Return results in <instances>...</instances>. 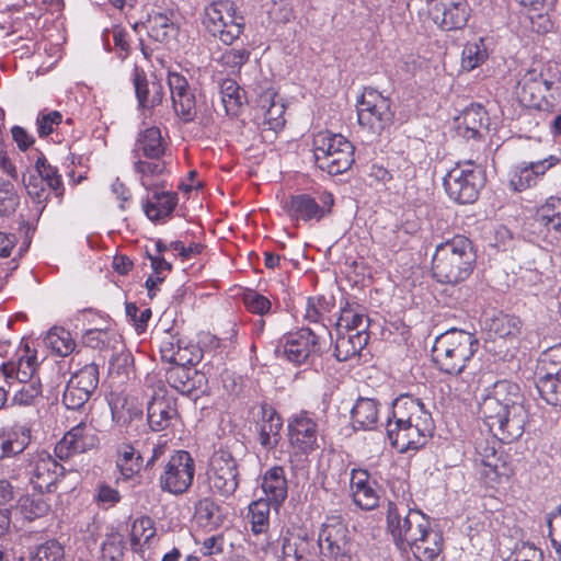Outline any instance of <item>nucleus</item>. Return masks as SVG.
Here are the masks:
<instances>
[{"instance_id": "f257e3e1", "label": "nucleus", "mask_w": 561, "mask_h": 561, "mask_svg": "<svg viewBox=\"0 0 561 561\" xmlns=\"http://www.w3.org/2000/svg\"><path fill=\"white\" fill-rule=\"evenodd\" d=\"M479 413L492 435L502 443L517 440L525 431L527 412L517 383L496 381L479 402Z\"/></svg>"}, {"instance_id": "f03ea898", "label": "nucleus", "mask_w": 561, "mask_h": 561, "mask_svg": "<svg viewBox=\"0 0 561 561\" xmlns=\"http://www.w3.org/2000/svg\"><path fill=\"white\" fill-rule=\"evenodd\" d=\"M476 262L472 242L463 236H456L436 245L432 260L433 276L439 283L458 284L471 275Z\"/></svg>"}, {"instance_id": "7ed1b4c3", "label": "nucleus", "mask_w": 561, "mask_h": 561, "mask_svg": "<svg viewBox=\"0 0 561 561\" xmlns=\"http://www.w3.org/2000/svg\"><path fill=\"white\" fill-rule=\"evenodd\" d=\"M479 348L473 333L453 328L435 339L432 358L439 371L459 376L467 368Z\"/></svg>"}, {"instance_id": "20e7f679", "label": "nucleus", "mask_w": 561, "mask_h": 561, "mask_svg": "<svg viewBox=\"0 0 561 561\" xmlns=\"http://www.w3.org/2000/svg\"><path fill=\"white\" fill-rule=\"evenodd\" d=\"M386 518L387 528L401 550L409 549L431 525L430 518L420 510L410 507L404 499L388 502Z\"/></svg>"}, {"instance_id": "39448f33", "label": "nucleus", "mask_w": 561, "mask_h": 561, "mask_svg": "<svg viewBox=\"0 0 561 561\" xmlns=\"http://www.w3.org/2000/svg\"><path fill=\"white\" fill-rule=\"evenodd\" d=\"M312 151L316 165L330 175H339L354 163V146L343 135L322 130L314 135Z\"/></svg>"}, {"instance_id": "423d86ee", "label": "nucleus", "mask_w": 561, "mask_h": 561, "mask_svg": "<svg viewBox=\"0 0 561 561\" xmlns=\"http://www.w3.org/2000/svg\"><path fill=\"white\" fill-rule=\"evenodd\" d=\"M203 23L220 42L231 45L244 28V16L232 0H216L206 5Z\"/></svg>"}, {"instance_id": "0eeeda50", "label": "nucleus", "mask_w": 561, "mask_h": 561, "mask_svg": "<svg viewBox=\"0 0 561 561\" xmlns=\"http://www.w3.org/2000/svg\"><path fill=\"white\" fill-rule=\"evenodd\" d=\"M320 553L329 561H353L354 543L350 530L341 516H328L319 535Z\"/></svg>"}, {"instance_id": "6e6552de", "label": "nucleus", "mask_w": 561, "mask_h": 561, "mask_svg": "<svg viewBox=\"0 0 561 561\" xmlns=\"http://www.w3.org/2000/svg\"><path fill=\"white\" fill-rule=\"evenodd\" d=\"M356 107L358 124L373 135L379 136L393 122L390 99L373 88L364 90Z\"/></svg>"}, {"instance_id": "1a4fd4ad", "label": "nucleus", "mask_w": 561, "mask_h": 561, "mask_svg": "<svg viewBox=\"0 0 561 561\" xmlns=\"http://www.w3.org/2000/svg\"><path fill=\"white\" fill-rule=\"evenodd\" d=\"M484 482L495 488L507 483L514 474V467L510 457L495 449L494 442L480 440L476 445V459Z\"/></svg>"}, {"instance_id": "9d476101", "label": "nucleus", "mask_w": 561, "mask_h": 561, "mask_svg": "<svg viewBox=\"0 0 561 561\" xmlns=\"http://www.w3.org/2000/svg\"><path fill=\"white\" fill-rule=\"evenodd\" d=\"M556 82L547 77L543 70L529 69L518 80L515 94L519 103L526 107L551 111L553 107L552 90Z\"/></svg>"}, {"instance_id": "9b49d317", "label": "nucleus", "mask_w": 561, "mask_h": 561, "mask_svg": "<svg viewBox=\"0 0 561 561\" xmlns=\"http://www.w3.org/2000/svg\"><path fill=\"white\" fill-rule=\"evenodd\" d=\"M195 474V462L186 450H176L165 463L159 477L162 491L181 495L190 489Z\"/></svg>"}, {"instance_id": "f8f14e48", "label": "nucleus", "mask_w": 561, "mask_h": 561, "mask_svg": "<svg viewBox=\"0 0 561 561\" xmlns=\"http://www.w3.org/2000/svg\"><path fill=\"white\" fill-rule=\"evenodd\" d=\"M482 186L480 172L471 161L457 164L444 178V187L448 196L459 204L473 203Z\"/></svg>"}, {"instance_id": "ddd939ff", "label": "nucleus", "mask_w": 561, "mask_h": 561, "mask_svg": "<svg viewBox=\"0 0 561 561\" xmlns=\"http://www.w3.org/2000/svg\"><path fill=\"white\" fill-rule=\"evenodd\" d=\"M207 479L211 491L220 496L229 497L237 491L239 471L237 460L230 451L218 449L213 454Z\"/></svg>"}, {"instance_id": "4468645a", "label": "nucleus", "mask_w": 561, "mask_h": 561, "mask_svg": "<svg viewBox=\"0 0 561 561\" xmlns=\"http://www.w3.org/2000/svg\"><path fill=\"white\" fill-rule=\"evenodd\" d=\"M334 205V197L329 192L312 196L310 194L293 195L284 203V210L291 220L297 222L320 221L329 216Z\"/></svg>"}, {"instance_id": "2eb2a0df", "label": "nucleus", "mask_w": 561, "mask_h": 561, "mask_svg": "<svg viewBox=\"0 0 561 561\" xmlns=\"http://www.w3.org/2000/svg\"><path fill=\"white\" fill-rule=\"evenodd\" d=\"M142 25L148 37L162 45L175 42L180 31L178 14L171 8H152L148 10Z\"/></svg>"}, {"instance_id": "dca6fc26", "label": "nucleus", "mask_w": 561, "mask_h": 561, "mask_svg": "<svg viewBox=\"0 0 561 561\" xmlns=\"http://www.w3.org/2000/svg\"><path fill=\"white\" fill-rule=\"evenodd\" d=\"M168 85L171 93L172 108L183 123H192L197 114L195 92L185 76L176 71L168 72Z\"/></svg>"}, {"instance_id": "f3484780", "label": "nucleus", "mask_w": 561, "mask_h": 561, "mask_svg": "<svg viewBox=\"0 0 561 561\" xmlns=\"http://www.w3.org/2000/svg\"><path fill=\"white\" fill-rule=\"evenodd\" d=\"M279 347L283 350L284 356L295 365L307 363L311 356L320 352L319 337L308 328L285 335Z\"/></svg>"}, {"instance_id": "a211bd4d", "label": "nucleus", "mask_w": 561, "mask_h": 561, "mask_svg": "<svg viewBox=\"0 0 561 561\" xmlns=\"http://www.w3.org/2000/svg\"><path fill=\"white\" fill-rule=\"evenodd\" d=\"M433 431L434 426L420 427L411 423L400 425L399 421L391 419L387 422V436L391 446L400 453L420 449L433 435Z\"/></svg>"}, {"instance_id": "6ab92c4d", "label": "nucleus", "mask_w": 561, "mask_h": 561, "mask_svg": "<svg viewBox=\"0 0 561 561\" xmlns=\"http://www.w3.org/2000/svg\"><path fill=\"white\" fill-rule=\"evenodd\" d=\"M559 162L560 159L558 157L550 154L537 161H523L515 164L508 173V185L515 192L528 190L535 186L546 172Z\"/></svg>"}, {"instance_id": "aec40b11", "label": "nucleus", "mask_w": 561, "mask_h": 561, "mask_svg": "<svg viewBox=\"0 0 561 561\" xmlns=\"http://www.w3.org/2000/svg\"><path fill=\"white\" fill-rule=\"evenodd\" d=\"M28 467L30 482L41 493L51 492L53 486L65 473V468L46 451L37 453Z\"/></svg>"}, {"instance_id": "412c9836", "label": "nucleus", "mask_w": 561, "mask_h": 561, "mask_svg": "<svg viewBox=\"0 0 561 561\" xmlns=\"http://www.w3.org/2000/svg\"><path fill=\"white\" fill-rule=\"evenodd\" d=\"M470 12L467 0H440L434 3L431 18L443 31H455L467 25Z\"/></svg>"}, {"instance_id": "4be33fe9", "label": "nucleus", "mask_w": 561, "mask_h": 561, "mask_svg": "<svg viewBox=\"0 0 561 561\" xmlns=\"http://www.w3.org/2000/svg\"><path fill=\"white\" fill-rule=\"evenodd\" d=\"M99 443L95 428L80 422L67 432L55 446V455L64 460L94 448Z\"/></svg>"}, {"instance_id": "5701e85b", "label": "nucleus", "mask_w": 561, "mask_h": 561, "mask_svg": "<svg viewBox=\"0 0 561 561\" xmlns=\"http://www.w3.org/2000/svg\"><path fill=\"white\" fill-rule=\"evenodd\" d=\"M255 92L257 96V116L261 124L271 130L280 129L285 125V104L275 101L277 93L272 84L265 82V85H259Z\"/></svg>"}, {"instance_id": "b1692460", "label": "nucleus", "mask_w": 561, "mask_h": 561, "mask_svg": "<svg viewBox=\"0 0 561 561\" xmlns=\"http://www.w3.org/2000/svg\"><path fill=\"white\" fill-rule=\"evenodd\" d=\"M288 437L293 447L310 453L318 447V424L308 412H300L288 422Z\"/></svg>"}, {"instance_id": "393cba45", "label": "nucleus", "mask_w": 561, "mask_h": 561, "mask_svg": "<svg viewBox=\"0 0 561 561\" xmlns=\"http://www.w3.org/2000/svg\"><path fill=\"white\" fill-rule=\"evenodd\" d=\"M392 420L399 421L400 425L411 423L420 427L434 426L432 415L424 403L410 394H401L393 401Z\"/></svg>"}, {"instance_id": "a878e982", "label": "nucleus", "mask_w": 561, "mask_h": 561, "mask_svg": "<svg viewBox=\"0 0 561 561\" xmlns=\"http://www.w3.org/2000/svg\"><path fill=\"white\" fill-rule=\"evenodd\" d=\"M133 169L140 184L147 191L163 187L164 176L168 173L165 157H133Z\"/></svg>"}, {"instance_id": "bb28decb", "label": "nucleus", "mask_w": 561, "mask_h": 561, "mask_svg": "<svg viewBox=\"0 0 561 561\" xmlns=\"http://www.w3.org/2000/svg\"><path fill=\"white\" fill-rule=\"evenodd\" d=\"M350 484L353 501L358 507L370 511L378 506L380 497L376 482L370 480L367 470L352 469Z\"/></svg>"}, {"instance_id": "cd10ccee", "label": "nucleus", "mask_w": 561, "mask_h": 561, "mask_svg": "<svg viewBox=\"0 0 561 561\" xmlns=\"http://www.w3.org/2000/svg\"><path fill=\"white\" fill-rule=\"evenodd\" d=\"M131 82L138 105L141 108L152 110L161 104L164 92L160 81H149L145 71L135 66L131 73Z\"/></svg>"}, {"instance_id": "c85d7f7f", "label": "nucleus", "mask_w": 561, "mask_h": 561, "mask_svg": "<svg viewBox=\"0 0 561 561\" xmlns=\"http://www.w3.org/2000/svg\"><path fill=\"white\" fill-rule=\"evenodd\" d=\"M178 416L175 400L167 396L154 394L147 407V420L150 428L160 432L168 428Z\"/></svg>"}, {"instance_id": "c756f323", "label": "nucleus", "mask_w": 561, "mask_h": 561, "mask_svg": "<svg viewBox=\"0 0 561 561\" xmlns=\"http://www.w3.org/2000/svg\"><path fill=\"white\" fill-rule=\"evenodd\" d=\"M168 141L157 126L140 130L131 150L133 157L159 158L165 157Z\"/></svg>"}, {"instance_id": "7c9ffc66", "label": "nucleus", "mask_w": 561, "mask_h": 561, "mask_svg": "<svg viewBox=\"0 0 561 561\" xmlns=\"http://www.w3.org/2000/svg\"><path fill=\"white\" fill-rule=\"evenodd\" d=\"M152 193L142 201V209L151 221L164 220L175 209L179 196L175 192L152 188Z\"/></svg>"}, {"instance_id": "2f4dec72", "label": "nucleus", "mask_w": 561, "mask_h": 561, "mask_svg": "<svg viewBox=\"0 0 561 561\" xmlns=\"http://www.w3.org/2000/svg\"><path fill=\"white\" fill-rule=\"evenodd\" d=\"M488 125L489 116L483 106L471 104L457 118L456 131L466 139H476L480 137L482 130L488 128Z\"/></svg>"}, {"instance_id": "473e14b6", "label": "nucleus", "mask_w": 561, "mask_h": 561, "mask_svg": "<svg viewBox=\"0 0 561 561\" xmlns=\"http://www.w3.org/2000/svg\"><path fill=\"white\" fill-rule=\"evenodd\" d=\"M37 368L38 362L36 352L31 351L30 347L26 346L18 362L10 360L0 366V377H3L7 382H10V379H16L18 381L37 379L34 376Z\"/></svg>"}, {"instance_id": "72a5a7b5", "label": "nucleus", "mask_w": 561, "mask_h": 561, "mask_svg": "<svg viewBox=\"0 0 561 561\" xmlns=\"http://www.w3.org/2000/svg\"><path fill=\"white\" fill-rule=\"evenodd\" d=\"M31 442V428L25 424H13L0 430V459L22 453Z\"/></svg>"}, {"instance_id": "f704fd0d", "label": "nucleus", "mask_w": 561, "mask_h": 561, "mask_svg": "<svg viewBox=\"0 0 561 561\" xmlns=\"http://www.w3.org/2000/svg\"><path fill=\"white\" fill-rule=\"evenodd\" d=\"M261 488L268 502L274 504L277 510L287 497L288 485L285 470L280 466H274L267 469L262 476Z\"/></svg>"}, {"instance_id": "c9c22d12", "label": "nucleus", "mask_w": 561, "mask_h": 561, "mask_svg": "<svg viewBox=\"0 0 561 561\" xmlns=\"http://www.w3.org/2000/svg\"><path fill=\"white\" fill-rule=\"evenodd\" d=\"M337 331L368 332L369 319L363 306L344 299L340 307V317L335 323Z\"/></svg>"}, {"instance_id": "e433bc0d", "label": "nucleus", "mask_w": 561, "mask_h": 561, "mask_svg": "<svg viewBox=\"0 0 561 561\" xmlns=\"http://www.w3.org/2000/svg\"><path fill=\"white\" fill-rule=\"evenodd\" d=\"M261 410L262 419L259 424V442L265 450H272L280 442L283 421L272 407L263 405Z\"/></svg>"}, {"instance_id": "4c0bfd02", "label": "nucleus", "mask_w": 561, "mask_h": 561, "mask_svg": "<svg viewBox=\"0 0 561 561\" xmlns=\"http://www.w3.org/2000/svg\"><path fill=\"white\" fill-rule=\"evenodd\" d=\"M368 341V332L337 331L334 355L339 362H346L359 355Z\"/></svg>"}, {"instance_id": "58836bf2", "label": "nucleus", "mask_w": 561, "mask_h": 561, "mask_svg": "<svg viewBox=\"0 0 561 561\" xmlns=\"http://www.w3.org/2000/svg\"><path fill=\"white\" fill-rule=\"evenodd\" d=\"M409 550L419 561H435L443 551V535L433 529L431 525L425 529L424 536L417 538Z\"/></svg>"}, {"instance_id": "ea45409f", "label": "nucleus", "mask_w": 561, "mask_h": 561, "mask_svg": "<svg viewBox=\"0 0 561 561\" xmlns=\"http://www.w3.org/2000/svg\"><path fill=\"white\" fill-rule=\"evenodd\" d=\"M355 428L373 430L379 421V403L371 398H359L351 411Z\"/></svg>"}, {"instance_id": "a19ab883", "label": "nucleus", "mask_w": 561, "mask_h": 561, "mask_svg": "<svg viewBox=\"0 0 561 561\" xmlns=\"http://www.w3.org/2000/svg\"><path fill=\"white\" fill-rule=\"evenodd\" d=\"M535 220L546 232L561 236V198L549 197L545 204L537 208Z\"/></svg>"}, {"instance_id": "79ce46f5", "label": "nucleus", "mask_w": 561, "mask_h": 561, "mask_svg": "<svg viewBox=\"0 0 561 561\" xmlns=\"http://www.w3.org/2000/svg\"><path fill=\"white\" fill-rule=\"evenodd\" d=\"M35 154L36 160L33 173L41 176L47 187L55 193L56 197L60 198L64 195V184L57 168L53 167L39 150H35Z\"/></svg>"}, {"instance_id": "37998d69", "label": "nucleus", "mask_w": 561, "mask_h": 561, "mask_svg": "<svg viewBox=\"0 0 561 561\" xmlns=\"http://www.w3.org/2000/svg\"><path fill=\"white\" fill-rule=\"evenodd\" d=\"M522 331L519 318L511 314L500 313L491 319L489 332L494 339L517 340Z\"/></svg>"}, {"instance_id": "c03bdc74", "label": "nucleus", "mask_w": 561, "mask_h": 561, "mask_svg": "<svg viewBox=\"0 0 561 561\" xmlns=\"http://www.w3.org/2000/svg\"><path fill=\"white\" fill-rule=\"evenodd\" d=\"M274 504L268 500L259 499L249 505L248 518L251 524V531L259 536L265 534L270 527V512Z\"/></svg>"}, {"instance_id": "a18cd8bd", "label": "nucleus", "mask_w": 561, "mask_h": 561, "mask_svg": "<svg viewBox=\"0 0 561 561\" xmlns=\"http://www.w3.org/2000/svg\"><path fill=\"white\" fill-rule=\"evenodd\" d=\"M221 103L229 116L239 115L244 102V95L233 79H224L219 84Z\"/></svg>"}, {"instance_id": "49530a36", "label": "nucleus", "mask_w": 561, "mask_h": 561, "mask_svg": "<svg viewBox=\"0 0 561 561\" xmlns=\"http://www.w3.org/2000/svg\"><path fill=\"white\" fill-rule=\"evenodd\" d=\"M489 58V50L482 37L466 43L461 53V68L471 71Z\"/></svg>"}, {"instance_id": "de8ad7c7", "label": "nucleus", "mask_w": 561, "mask_h": 561, "mask_svg": "<svg viewBox=\"0 0 561 561\" xmlns=\"http://www.w3.org/2000/svg\"><path fill=\"white\" fill-rule=\"evenodd\" d=\"M141 462V455L133 445L123 443L118 446L116 463L124 477L130 478L138 472Z\"/></svg>"}, {"instance_id": "09e8293b", "label": "nucleus", "mask_w": 561, "mask_h": 561, "mask_svg": "<svg viewBox=\"0 0 561 561\" xmlns=\"http://www.w3.org/2000/svg\"><path fill=\"white\" fill-rule=\"evenodd\" d=\"M186 364H175L165 374V380L170 387L182 394H191L195 389V380L192 378V370L185 367Z\"/></svg>"}, {"instance_id": "8fccbe9b", "label": "nucleus", "mask_w": 561, "mask_h": 561, "mask_svg": "<svg viewBox=\"0 0 561 561\" xmlns=\"http://www.w3.org/2000/svg\"><path fill=\"white\" fill-rule=\"evenodd\" d=\"M537 369L538 377L561 379V344L540 355Z\"/></svg>"}, {"instance_id": "3c124183", "label": "nucleus", "mask_w": 561, "mask_h": 561, "mask_svg": "<svg viewBox=\"0 0 561 561\" xmlns=\"http://www.w3.org/2000/svg\"><path fill=\"white\" fill-rule=\"evenodd\" d=\"M46 345L59 356H68L76 347L71 333L60 327L51 328L45 337Z\"/></svg>"}, {"instance_id": "603ef678", "label": "nucleus", "mask_w": 561, "mask_h": 561, "mask_svg": "<svg viewBox=\"0 0 561 561\" xmlns=\"http://www.w3.org/2000/svg\"><path fill=\"white\" fill-rule=\"evenodd\" d=\"M333 308V298H327L324 296L309 297L306 302L304 318L310 323H319L325 327L324 320Z\"/></svg>"}, {"instance_id": "864d4df0", "label": "nucleus", "mask_w": 561, "mask_h": 561, "mask_svg": "<svg viewBox=\"0 0 561 561\" xmlns=\"http://www.w3.org/2000/svg\"><path fill=\"white\" fill-rule=\"evenodd\" d=\"M20 388L12 397V403L19 407L35 405L43 393V387L39 379L18 381Z\"/></svg>"}, {"instance_id": "5fc2aeb1", "label": "nucleus", "mask_w": 561, "mask_h": 561, "mask_svg": "<svg viewBox=\"0 0 561 561\" xmlns=\"http://www.w3.org/2000/svg\"><path fill=\"white\" fill-rule=\"evenodd\" d=\"M18 510L22 517L28 522L45 516L49 511V504L42 495L22 496Z\"/></svg>"}, {"instance_id": "6e6d98bb", "label": "nucleus", "mask_w": 561, "mask_h": 561, "mask_svg": "<svg viewBox=\"0 0 561 561\" xmlns=\"http://www.w3.org/2000/svg\"><path fill=\"white\" fill-rule=\"evenodd\" d=\"M23 183L28 196L41 206V211L45 208L50 196V190L41 176L31 172L27 176H23Z\"/></svg>"}, {"instance_id": "4d7b16f0", "label": "nucleus", "mask_w": 561, "mask_h": 561, "mask_svg": "<svg viewBox=\"0 0 561 561\" xmlns=\"http://www.w3.org/2000/svg\"><path fill=\"white\" fill-rule=\"evenodd\" d=\"M99 366L94 363L84 365L81 369L76 371L69 379L77 387H84L83 390L92 394L99 385Z\"/></svg>"}, {"instance_id": "13d9d810", "label": "nucleus", "mask_w": 561, "mask_h": 561, "mask_svg": "<svg viewBox=\"0 0 561 561\" xmlns=\"http://www.w3.org/2000/svg\"><path fill=\"white\" fill-rule=\"evenodd\" d=\"M536 388L548 404L561 408V379L538 377Z\"/></svg>"}, {"instance_id": "bf43d9fd", "label": "nucleus", "mask_w": 561, "mask_h": 561, "mask_svg": "<svg viewBox=\"0 0 561 561\" xmlns=\"http://www.w3.org/2000/svg\"><path fill=\"white\" fill-rule=\"evenodd\" d=\"M30 561H65L64 547L55 539L47 540L34 549Z\"/></svg>"}, {"instance_id": "052dcab7", "label": "nucleus", "mask_w": 561, "mask_h": 561, "mask_svg": "<svg viewBox=\"0 0 561 561\" xmlns=\"http://www.w3.org/2000/svg\"><path fill=\"white\" fill-rule=\"evenodd\" d=\"M242 302L251 313L265 316L272 310V302L268 297L254 289H245L241 296Z\"/></svg>"}, {"instance_id": "680f3d73", "label": "nucleus", "mask_w": 561, "mask_h": 561, "mask_svg": "<svg viewBox=\"0 0 561 561\" xmlns=\"http://www.w3.org/2000/svg\"><path fill=\"white\" fill-rule=\"evenodd\" d=\"M110 38H112L114 43V48L118 57L125 59L130 53L129 35L127 31L119 25H114L111 30H105L103 33L105 44L110 43Z\"/></svg>"}, {"instance_id": "e2e57ef3", "label": "nucleus", "mask_w": 561, "mask_h": 561, "mask_svg": "<svg viewBox=\"0 0 561 561\" xmlns=\"http://www.w3.org/2000/svg\"><path fill=\"white\" fill-rule=\"evenodd\" d=\"M20 204L18 192L10 181L0 179V216H9Z\"/></svg>"}, {"instance_id": "0e129e2a", "label": "nucleus", "mask_w": 561, "mask_h": 561, "mask_svg": "<svg viewBox=\"0 0 561 561\" xmlns=\"http://www.w3.org/2000/svg\"><path fill=\"white\" fill-rule=\"evenodd\" d=\"M83 389L68 381L62 394V403L68 410H79L88 402L91 394Z\"/></svg>"}, {"instance_id": "69168bd1", "label": "nucleus", "mask_w": 561, "mask_h": 561, "mask_svg": "<svg viewBox=\"0 0 561 561\" xmlns=\"http://www.w3.org/2000/svg\"><path fill=\"white\" fill-rule=\"evenodd\" d=\"M219 512V506L209 497L202 499L195 506V515L197 519L207 526L217 525L216 514Z\"/></svg>"}, {"instance_id": "338daca9", "label": "nucleus", "mask_w": 561, "mask_h": 561, "mask_svg": "<svg viewBox=\"0 0 561 561\" xmlns=\"http://www.w3.org/2000/svg\"><path fill=\"white\" fill-rule=\"evenodd\" d=\"M62 115L58 111H50L47 113L41 112L36 118L37 134L39 137L50 135L55 127L61 124Z\"/></svg>"}, {"instance_id": "774afa93", "label": "nucleus", "mask_w": 561, "mask_h": 561, "mask_svg": "<svg viewBox=\"0 0 561 561\" xmlns=\"http://www.w3.org/2000/svg\"><path fill=\"white\" fill-rule=\"evenodd\" d=\"M102 556L110 561H121L124 556V543L118 534L106 536L102 543Z\"/></svg>"}]
</instances>
